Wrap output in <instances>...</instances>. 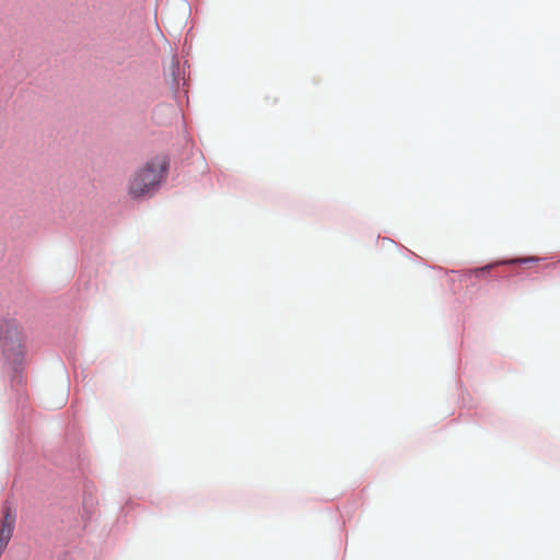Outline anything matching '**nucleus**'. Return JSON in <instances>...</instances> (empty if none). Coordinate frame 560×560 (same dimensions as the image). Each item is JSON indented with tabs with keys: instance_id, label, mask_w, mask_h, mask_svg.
<instances>
[{
	"instance_id": "obj_1",
	"label": "nucleus",
	"mask_w": 560,
	"mask_h": 560,
	"mask_svg": "<svg viewBox=\"0 0 560 560\" xmlns=\"http://www.w3.org/2000/svg\"><path fill=\"white\" fill-rule=\"evenodd\" d=\"M26 336L15 319L2 323V358L13 373H19L24 365Z\"/></svg>"
},
{
	"instance_id": "obj_2",
	"label": "nucleus",
	"mask_w": 560,
	"mask_h": 560,
	"mask_svg": "<svg viewBox=\"0 0 560 560\" xmlns=\"http://www.w3.org/2000/svg\"><path fill=\"white\" fill-rule=\"evenodd\" d=\"M168 162L165 156H155L145 163V165L139 170L129 184V194L135 197H141L163 179Z\"/></svg>"
},
{
	"instance_id": "obj_3",
	"label": "nucleus",
	"mask_w": 560,
	"mask_h": 560,
	"mask_svg": "<svg viewBox=\"0 0 560 560\" xmlns=\"http://www.w3.org/2000/svg\"><path fill=\"white\" fill-rule=\"evenodd\" d=\"M15 524V514L11 513L10 510H7L4 516L2 518V544L8 542L12 536Z\"/></svg>"
},
{
	"instance_id": "obj_4",
	"label": "nucleus",
	"mask_w": 560,
	"mask_h": 560,
	"mask_svg": "<svg viewBox=\"0 0 560 560\" xmlns=\"http://www.w3.org/2000/svg\"><path fill=\"white\" fill-rule=\"evenodd\" d=\"M492 267H493V265H487V266L481 267V268L471 269L467 273L470 277L474 276L476 278H480V277H483L486 273H488L491 270Z\"/></svg>"
},
{
	"instance_id": "obj_5",
	"label": "nucleus",
	"mask_w": 560,
	"mask_h": 560,
	"mask_svg": "<svg viewBox=\"0 0 560 560\" xmlns=\"http://www.w3.org/2000/svg\"><path fill=\"white\" fill-rule=\"evenodd\" d=\"M535 260H537V259H536V258L530 257V258H521V259H517L516 261H517V262H521V264H526V262L535 261Z\"/></svg>"
},
{
	"instance_id": "obj_6",
	"label": "nucleus",
	"mask_w": 560,
	"mask_h": 560,
	"mask_svg": "<svg viewBox=\"0 0 560 560\" xmlns=\"http://www.w3.org/2000/svg\"><path fill=\"white\" fill-rule=\"evenodd\" d=\"M178 67V62L176 60V58H173L172 59V68H173V71Z\"/></svg>"
}]
</instances>
